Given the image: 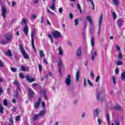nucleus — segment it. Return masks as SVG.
Listing matches in <instances>:
<instances>
[{
    "instance_id": "10",
    "label": "nucleus",
    "mask_w": 125,
    "mask_h": 125,
    "mask_svg": "<svg viewBox=\"0 0 125 125\" xmlns=\"http://www.w3.org/2000/svg\"><path fill=\"white\" fill-rule=\"evenodd\" d=\"M117 25L119 28H121V27H123V19H118L117 21Z\"/></svg>"
},
{
    "instance_id": "17",
    "label": "nucleus",
    "mask_w": 125,
    "mask_h": 125,
    "mask_svg": "<svg viewBox=\"0 0 125 125\" xmlns=\"http://www.w3.org/2000/svg\"><path fill=\"white\" fill-rule=\"evenodd\" d=\"M86 19L88 21V22H89V23H90L91 25L92 26H93V22L92 21V19H91V17H90V16H88L86 17Z\"/></svg>"
},
{
    "instance_id": "37",
    "label": "nucleus",
    "mask_w": 125,
    "mask_h": 125,
    "mask_svg": "<svg viewBox=\"0 0 125 125\" xmlns=\"http://www.w3.org/2000/svg\"><path fill=\"white\" fill-rule=\"evenodd\" d=\"M43 94L45 100H48V97H47V96H46V92H44Z\"/></svg>"
},
{
    "instance_id": "60",
    "label": "nucleus",
    "mask_w": 125,
    "mask_h": 125,
    "mask_svg": "<svg viewBox=\"0 0 125 125\" xmlns=\"http://www.w3.org/2000/svg\"><path fill=\"white\" fill-rule=\"evenodd\" d=\"M106 118L108 122V123L110 122V118H109V115L108 114H106Z\"/></svg>"
},
{
    "instance_id": "58",
    "label": "nucleus",
    "mask_w": 125,
    "mask_h": 125,
    "mask_svg": "<svg viewBox=\"0 0 125 125\" xmlns=\"http://www.w3.org/2000/svg\"><path fill=\"white\" fill-rule=\"evenodd\" d=\"M2 92H3V90L2 88H0V96H1V94H2Z\"/></svg>"
},
{
    "instance_id": "49",
    "label": "nucleus",
    "mask_w": 125,
    "mask_h": 125,
    "mask_svg": "<svg viewBox=\"0 0 125 125\" xmlns=\"http://www.w3.org/2000/svg\"><path fill=\"white\" fill-rule=\"evenodd\" d=\"M88 83L92 87L93 86V84L90 82V80H88Z\"/></svg>"
},
{
    "instance_id": "4",
    "label": "nucleus",
    "mask_w": 125,
    "mask_h": 125,
    "mask_svg": "<svg viewBox=\"0 0 125 125\" xmlns=\"http://www.w3.org/2000/svg\"><path fill=\"white\" fill-rule=\"evenodd\" d=\"M20 49L21 50V54H22L23 57L25 59H29V55L27 54L26 52V51H25V49H24V48H23V45H21L20 46Z\"/></svg>"
},
{
    "instance_id": "42",
    "label": "nucleus",
    "mask_w": 125,
    "mask_h": 125,
    "mask_svg": "<svg viewBox=\"0 0 125 125\" xmlns=\"http://www.w3.org/2000/svg\"><path fill=\"white\" fill-rule=\"evenodd\" d=\"M112 79V81L113 82V83H114L115 84H116V78H115V76H112L111 77Z\"/></svg>"
},
{
    "instance_id": "62",
    "label": "nucleus",
    "mask_w": 125,
    "mask_h": 125,
    "mask_svg": "<svg viewBox=\"0 0 125 125\" xmlns=\"http://www.w3.org/2000/svg\"><path fill=\"white\" fill-rule=\"evenodd\" d=\"M3 63L0 60V67H3Z\"/></svg>"
},
{
    "instance_id": "15",
    "label": "nucleus",
    "mask_w": 125,
    "mask_h": 125,
    "mask_svg": "<svg viewBox=\"0 0 125 125\" xmlns=\"http://www.w3.org/2000/svg\"><path fill=\"white\" fill-rule=\"evenodd\" d=\"M82 54V48L81 47H79L77 51L76 55L77 56H81Z\"/></svg>"
},
{
    "instance_id": "21",
    "label": "nucleus",
    "mask_w": 125,
    "mask_h": 125,
    "mask_svg": "<svg viewBox=\"0 0 125 125\" xmlns=\"http://www.w3.org/2000/svg\"><path fill=\"white\" fill-rule=\"evenodd\" d=\"M58 50L59 51L60 55H61V56H63V49L62 47L61 46H60Z\"/></svg>"
},
{
    "instance_id": "28",
    "label": "nucleus",
    "mask_w": 125,
    "mask_h": 125,
    "mask_svg": "<svg viewBox=\"0 0 125 125\" xmlns=\"http://www.w3.org/2000/svg\"><path fill=\"white\" fill-rule=\"evenodd\" d=\"M39 53H40V57H41V58L44 57V54L43 53V51L42 50L40 51Z\"/></svg>"
},
{
    "instance_id": "40",
    "label": "nucleus",
    "mask_w": 125,
    "mask_h": 125,
    "mask_svg": "<svg viewBox=\"0 0 125 125\" xmlns=\"http://www.w3.org/2000/svg\"><path fill=\"white\" fill-rule=\"evenodd\" d=\"M102 122H103V121H102V119H98V123L99 125H102Z\"/></svg>"
},
{
    "instance_id": "39",
    "label": "nucleus",
    "mask_w": 125,
    "mask_h": 125,
    "mask_svg": "<svg viewBox=\"0 0 125 125\" xmlns=\"http://www.w3.org/2000/svg\"><path fill=\"white\" fill-rule=\"evenodd\" d=\"M77 7H78V9H79L80 13H82V8L81 7V5H80V3L77 4Z\"/></svg>"
},
{
    "instance_id": "12",
    "label": "nucleus",
    "mask_w": 125,
    "mask_h": 125,
    "mask_svg": "<svg viewBox=\"0 0 125 125\" xmlns=\"http://www.w3.org/2000/svg\"><path fill=\"white\" fill-rule=\"evenodd\" d=\"M29 31V27L28 26L25 25L23 28V33L25 36H28V32Z\"/></svg>"
},
{
    "instance_id": "43",
    "label": "nucleus",
    "mask_w": 125,
    "mask_h": 125,
    "mask_svg": "<svg viewBox=\"0 0 125 125\" xmlns=\"http://www.w3.org/2000/svg\"><path fill=\"white\" fill-rule=\"evenodd\" d=\"M112 16L113 17V19H116V18H117V14H116V13L115 12H112Z\"/></svg>"
},
{
    "instance_id": "16",
    "label": "nucleus",
    "mask_w": 125,
    "mask_h": 125,
    "mask_svg": "<svg viewBox=\"0 0 125 125\" xmlns=\"http://www.w3.org/2000/svg\"><path fill=\"white\" fill-rule=\"evenodd\" d=\"M90 42L91 46H92V47H94L95 44V40H94V37H92L91 38Z\"/></svg>"
},
{
    "instance_id": "30",
    "label": "nucleus",
    "mask_w": 125,
    "mask_h": 125,
    "mask_svg": "<svg viewBox=\"0 0 125 125\" xmlns=\"http://www.w3.org/2000/svg\"><path fill=\"white\" fill-rule=\"evenodd\" d=\"M0 113L3 114V106L1 104H0Z\"/></svg>"
},
{
    "instance_id": "47",
    "label": "nucleus",
    "mask_w": 125,
    "mask_h": 125,
    "mask_svg": "<svg viewBox=\"0 0 125 125\" xmlns=\"http://www.w3.org/2000/svg\"><path fill=\"white\" fill-rule=\"evenodd\" d=\"M79 103V100L76 99L73 101V104L76 105Z\"/></svg>"
},
{
    "instance_id": "3",
    "label": "nucleus",
    "mask_w": 125,
    "mask_h": 125,
    "mask_svg": "<svg viewBox=\"0 0 125 125\" xmlns=\"http://www.w3.org/2000/svg\"><path fill=\"white\" fill-rule=\"evenodd\" d=\"M104 91L99 92L97 95V99L99 101H103L106 98V96L104 94Z\"/></svg>"
},
{
    "instance_id": "44",
    "label": "nucleus",
    "mask_w": 125,
    "mask_h": 125,
    "mask_svg": "<svg viewBox=\"0 0 125 125\" xmlns=\"http://www.w3.org/2000/svg\"><path fill=\"white\" fill-rule=\"evenodd\" d=\"M39 72L41 73L42 71V67L41 64H39Z\"/></svg>"
},
{
    "instance_id": "1",
    "label": "nucleus",
    "mask_w": 125,
    "mask_h": 125,
    "mask_svg": "<svg viewBox=\"0 0 125 125\" xmlns=\"http://www.w3.org/2000/svg\"><path fill=\"white\" fill-rule=\"evenodd\" d=\"M13 36L10 34H6L4 36L2 39L0 40L1 44H7L10 41L12 40Z\"/></svg>"
},
{
    "instance_id": "35",
    "label": "nucleus",
    "mask_w": 125,
    "mask_h": 125,
    "mask_svg": "<svg viewBox=\"0 0 125 125\" xmlns=\"http://www.w3.org/2000/svg\"><path fill=\"white\" fill-rule=\"evenodd\" d=\"M21 69L22 72H26V67L24 65H22L21 67Z\"/></svg>"
},
{
    "instance_id": "18",
    "label": "nucleus",
    "mask_w": 125,
    "mask_h": 125,
    "mask_svg": "<svg viewBox=\"0 0 125 125\" xmlns=\"http://www.w3.org/2000/svg\"><path fill=\"white\" fill-rule=\"evenodd\" d=\"M28 91L30 98H33V97H34V91H33L31 89H28Z\"/></svg>"
},
{
    "instance_id": "29",
    "label": "nucleus",
    "mask_w": 125,
    "mask_h": 125,
    "mask_svg": "<svg viewBox=\"0 0 125 125\" xmlns=\"http://www.w3.org/2000/svg\"><path fill=\"white\" fill-rule=\"evenodd\" d=\"M123 64H124V63L123 62H122L121 61H118L117 62V65L118 66H121V65H123Z\"/></svg>"
},
{
    "instance_id": "56",
    "label": "nucleus",
    "mask_w": 125,
    "mask_h": 125,
    "mask_svg": "<svg viewBox=\"0 0 125 125\" xmlns=\"http://www.w3.org/2000/svg\"><path fill=\"white\" fill-rule=\"evenodd\" d=\"M99 79H100V77L98 76L96 79V83H98V81H99Z\"/></svg>"
},
{
    "instance_id": "27",
    "label": "nucleus",
    "mask_w": 125,
    "mask_h": 125,
    "mask_svg": "<svg viewBox=\"0 0 125 125\" xmlns=\"http://www.w3.org/2000/svg\"><path fill=\"white\" fill-rule=\"evenodd\" d=\"M39 118H40V115L39 114L35 115L33 117V121H37V120H38V119H39Z\"/></svg>"
},
{
    "instance_id": "55",
    "label": "nucleus",
    "mask_w": 125,
    "mask_h": 125,
    "mask_svg": "<svg viewBox=\"0 0 125 125\" xmlns=\"http://www.w3.org/2000/svg\"><path fill=\"white\" fill-rule=\"evenodd\" d=\"M19 120H20V116L18 115L16 118V121L18 122V121H19Z\"/></svg>"
},
{
    "instance_id": "11",
    "label": "nucleus",
    "mask_w": 125,
    "mask_h": 125,
    "mask_svg": "<svg viewBox=\"0 0 125 125\" xmlns=\"http://www.w3.org/2000/svg\"><path fill=\"white\" fill-rule=\"evenodd\" d=\"M6 13H7L6 9H5V7H3L2 8V15L3 17V18H5Z\"/></svg>"
},
{
    "instance_id": "7",
    "label": "nucleus",
    "mask_w": 125,
    "mask_h": 125,
    "mask_svg": "<svg viewBox=\"0 0 125 125\" xmlns=\"http://www.w3.org/2000/svg\"><path fill=\"white\" fill-rule=\"evenodd\" d=\"M93 113L95 117H98V115L100 113V110L99 108H96L93 110Z\"/></svg>"
},
{
    "instance_id": "57",
    "label": "nucleus",
    "mask_w": 125,
    "mask_h": 125,
    "mask_svg": "<svg viewBox=\"0 0 125 125\" xmlns=\"http://www.w3.org/2000/svg\"><path fill=\"white\" fill-rule=\"evenodd\" d=\"M86 87V81L85 80V78H84V87Z\"/></svg>"
},
{
    "instance_id": "45",
    "label": "nucleus",
    "mask_w": 125,
    "mask_h": 125,
    "mask_svg": "<svg viewBox=\"0 0 125 125\" xmlns=\"http://www.w3.org/2000/svg\"><path fill=\"white\" fill-rule=\"evenodd\" d=\"M37 18V15L33 14L31 17V19H36Z\"/></svg>"
},
{
    "instance_id": "24",
    "label": "nucleus",
    "mask_w": 125,
    "mask_h": 125,
    "mask_svg": "<svg viewBox=\"0 0 125 125\" xmlns=\"http://www.w3.org/2000/svg\"><path fill=\"white\" fill-rule=\"evenodd\" d=\"M79 80H80V71H77L76 72V81H77V82H79Z\"/></svg>"
},
{
    "instance_id": "53",
    "label": "nucleus",
    "mask_w": 125,
    "mask_h": 125,
    "mask_svg": "<svg viewBox=\"0 0 125 125\" xmlns=\"http://www.w3.org/2000/svg\"><path fill=\"white\" fill-rule=\"evenodd\" d=\"M20 77L21 79H24V77H25V76H24L22 73H20Z\"/></svg>"
},
{
    "instance_id": "32",
    "label": "nucleus",
    "mask_w": 125,
    "mask_h": 125,
    "mask_svg": "<svg viewBox=\"0 0 125 125\" xmlns=\"http://www.w3.org/2000/svg\"><path fill=\"white\" fill-rule=\"evenodd\" d=\"M47 12H48V13H50L51 15H54V16L56 15V14H55L54 12H51L50 10H49V9L47 10Z\"/></svg>"
},
{
    "instance_id": "41",
    "label": "nucleus",
    "mask_w": 125,
    "mask_h": 125,
    "mask_svg": "<svg viewBox=\"0 0 125 125\" xmlns=\"http://www.w3.org/2000/svg\"><path fill=\"white\" fill-rule=\"evenodd\" d=\"M119 58L120 59V60H123V54L121 52L119 53Z\"/></svg>"
},
{
    "instance_id": "22",
    "label": "nucleus",
    "mask_w": 125,
    "mask_h": 125,
    "mask_svg": "<svg viewBox=\"0 0 125 125\" xmlns=\"http://www.w3.org/2000/svg\"><path fill=\"white\" fill-rule=\"evenodd\" d=\"M97 52L96 51V50H95L94 52L93 53V55H92V57H91L92 61L94 60V58L96 56H97Z\"/></svg>"
},
{
    "instance_id": "33",
    "label": "nucleus",
    "mask_w": 125,
    "mask_h": 125,
    "mask_svg": "<svg viewBox=\"0 0 125 125\" xmlns=\"http://www.w3.org/2000/svg\"><path fill=\"white\" fill-rule=\"evenodd\" d=\"M114 123L115 125H120V121L119 120H115Z\"/></svg>"
},
{
    "instance_id": "31",
    "label": "nucleus",
    "mask_w": 125,
    "mask_h": 125,
    "mask_svg": "<svg viewBox=\"0 0 125 125\" xmlns=\"http://www.w3.org/2000/svg\"><path fill=\"white\" fill-rule=\"evenodd\" d=\"M44 113H45V110H43L40 111V112L39 113V114H38V115H39V116H42L43 115H44Z\"/></svg>"
},
{
    "instance_id": "23",
    "label": "nucleus",
    "mask_w": 125,
    "mask_h": 125,
    "mask_svg": "<svg viewBox=\"0 0 125 125\" xmlns=\"http://www.w3.org/2000/svg\"><path fill=\"white\" fill-rule=\"evenodd\" d=\"M5 54H6L7 56H12V53L10 50H8L7 52H5Z\"/></svg>"
},
{
    "instance_id": "26",
    "label": "nucleus",
    "mask_w": 125,
    "mask_h": 125,
    "mask_svg": "<svg viewBox=\"0 0 125 125\" xmlns=\"http://www.w3.org/2000/svg\"><path fill=\"white\" fill-rule=\"evenodd\" d=\"M63 65V62H62V60H60V61L58 62V66H59V68H61Z\"/></svg>"
},
{
    "instance_id": "63",
    "label": "nucleus",
    "mask_w": 125,
    "mask_h": 125,
    "mask_svg": "<svg viewBox=\"0 0 125 125\" xmlns=\"http://www.w3.org/2000/svg\"><path fill=\"white\" fill-rule=\"evenodd\" d=\"M115 73L116 74H119V68H117L115 69Z\"/></svg>"
},
{
    "instance_id": "46",
    "label": "nucleus",
    "mask_w": 125,
    "mask_h": 125,
    "mask_svg": "<svg viewBox=\"0 0 125 125\" xmlns=\"http://www.w3.org/2000/svg\"><path fill=\"white\" fill-rule=\"evenodd\" d=\"M90 75L92 79H93V78H94V73H93V71H91Z\"/></svg>"
},
{
    "instance_id": "59",
    "label": "nucleus",
    "mask_w": 125,
    "mask_h": 125,
    "mask_svg": "<svg viewBox=\"0 0 125 125\" xmlns=\"http://www.w3.org/2000/svg\"><path fill=\"white\" fill-rule=\"evenodd\" d=\"M59 12L60 13H62V12H63V9H62V8H60L59 9Z\"/></svg>"
},
{
    "instance_id": "13",
    "label": "nucleus",
    "mask_w": 125,
    "mask_h": 125,
    "mask_svg": "<svg viewBox=\"0 0 125 125\" xmlns=\"http://www.w3.org/2000/svg\"><path fill=\"white\" fill-rule=\"evenodd\" d=\"M56 1V0H53L52 4L50 6V8L52 10H55V8L56 7H55V2Z\"/></svg>"
},
{
    "instance_id": "61",
    "label": "nucleus",
    "mask_w": 125,
    "mask_h": 125,
    "mask_svg": "<svg viewBox=\"0 0 125 125\" xmlns=\"http://www.w3.org/2000/svg\"><path fill=\"white\" fill-rule=\"evenodd\" d=\"M42 107H43V108H45V104L44 102H42Z\"/></svg>"
},
{
    "instance_id": "34",
    "label": "nucleus",
    "mask_w": 125,
    "mask_h": 125,
    "mask_svg": "<svg viewBox=\"0 0 125 125\" xmlns=\"http://www.w3.org/2000/svg\"><path fill=\"white\" fill-rule=\"evenodd\" d=\"M3 104L4 106H7V101L6 99H4L3 101Z\"/></svg>"
},
{
    "instance_id": "8",
    "label": "nucleus",
    "mask_w": 125,
    "mask_h": 125,
    "mask_svg": "<svg viewBox=\"0 0 125 125\" xmlns=\"http://www.w3.org/2000/svg\"><path fill=\"white\" fill-rule=\"evenodd\" d=\"M25 79L28 83H33V82H35L36 81V80L35 79V78H30V76H27L26 77Z\"/></svg>"
},
{
    "instance_id": "64",
    "label": "nucleus",
    "mask_w": 125,
    "mask_h": 125,
    "mask_svg": "<svg viewBox=\"0 0 125 125\" xmlns=\"http://www.w3.org/2000/svg\"><path fill=\"white\" fill-rule=\"evenodd\" d=\"M15 4H16V2L13 1L12 2V6H13V7H14V5H15Z\"/></svg>"
},
{
    "instance_id": "19",
    "label": "nucleus",
    "mask_w": 125,
    "mask_h": 125,
    "mask_svg": "<svg viewBox=\"0 0 125 125\" xmlns=\"http://www.w3.org/2000/svg\"><path fill=\"white\" fill-rule=\"evenodd\" d=\"M113 108L114 109H115V110H119L120 111H122L123 110V108H122V106L118 104H116L115 105H114Z\"/></svg>"
},
{
    "instance_id": "36",
    "label": "nucleus",
    "mask_w": 125,
    "mask_h": 125,
    "mask_svg": "<svg viewBox=\"0 0 125 125\" xmlns=\"http://www.w3.org/2000/svg\"><path fill=\"white\" fill-rule=\"evenodd\" d=\"M13 83L18 86L19 85V82L17 80H15L13 82Z\"/></svg>"
},
{
    "instance_id": "25",
    "label": "nucleus",
    "mask_w": 125,
    "mask_h": 125,
    "mask_svg": "<svg viewBox=\"0 0 125 125\" xmlns=\"http://www.w3.org/2000/svg\"><path fill=\"white\" fill-rule=\"evenodd\" d=\"M112 1L114 5H116L118 6L120 4V3L119 2V0H113Z\"/></svg>"
},
{
    "instance_id": "5",
    "label": "nucleus",
    "mask_w": 125,
    "mask_h": 125,
    "mask_svg": "<svg viewBox=\"0 0 125 125\" xmlns=\"http://www.w3.org/2000/svg\"><path fill=\"white\" fill-rule=\"evenodd\" d=\"M52 35L55 39H59L61 38V33L58 31H54L52 33Z\"/></svg>"
},
{
    "instance_id": "51",
    "label": "nucleus",
    "mask_w": 125,
    "mask_h": 125,
    "mask_svg": "<svg viewBox=\"0 0 125 125\" xmlns=\"http://www.w3.org/2000/svg\"><path fill=\"white\" fill-rule=\"evenodd\" d=\"M73 18H74V15H73V14H72V13H69L70 19H73Z\"/></svg>"
},
{
    "instance_id": "20",
    "label": "nucleus",
    "mask_w": 125,
    "mask_h": 125,
    "mask_svg": "<svg viewBox=\"0 0 125 125\" xmlns=\"http://www.w3.org/2000/svg\"><path fill=\"white\" fill-rule=\"evenodd\" d=\"M121 79L122 82H125V71L122 72L121 74Z\"/></svg>"
},
{
    "instance_id": "52",
    "label": "nucleus",
    "mask_w": 125,
    "mask_h": 125,
    "mask_svg": "<svg viewBox=\"0 0 125 125\" xmlns=\"http://www.w3.org/2000/svg\"><path fill=\"white\" fill-rule=\"evenodd\" d=\"M115 46L116 47V50H119V51L121 52V48H120V47L118 46V45H116Z\"/></svg>"
},
{
    "instance_id": "6",
    "label": "nucleus",
    "mask_w": 125,
    "mask_h": 125,
    "mask_svg": "<svg viewBox=\"0 0 125 125\" xmlns=\"http://www.w3.org/2000/svg\"><path fill=\"white\" fill-rule=\"evenodd\" d=\"M65 82L66 85H70L71 84V75H68L67 77L65 79Z\"/></svg>"
},
{
    "instance_id": "50",
    "label": "nucleus",
    "mask_w": 125,
    "mask_h": 125,
    "mask_svg": "<svg viewBox=\"0 0 125 125\" xmlns=\"http://www.w3.org/2000/svg\"><path fill=\"white\" fill-rule=\"evenodd\" d=\"M9 121L10 122V124H9V125H13V121H12V117H11L9 119Z\"/></svg>"
},
{
    "instance_id": "14",
    "label": "nucleus",
    "mask_w": 125,
    "mask_h": 125,
    "mask_svg": "<svg viewBox=\"0 0 125 125\" xmlns=\"http://www.w3.org/2000/svg\"><path fill=\"white\" fill-rule=\"evenodd\" d=\"M41 102H42V98H39L38 101L36 103L35 105V108H39L40 105H41Z\"/></svg>"
},
{
    "instance_id": "2",
    "label": "nucleus",
    "mask_w": 125,
    "mask_h": 125,
    "mask_svg": "<svg viewBox=\"0 0 125 125\" xmlns=\"http://www.w3.org/2000/svg\"><path fill=\"white\" fill-rule=\"evenodd\" d=\"M37 34V31H36V29L33 28L31 31V44L35 52H37V49H36V47L35 46V36H36Z\"/></svg>"
},
{
    "instance_id": "54",
    "label": "nucleus",
    "mask_w": 125,
    "mask_h": 125,
    "mask_svg": "<svg viewBox=\"0 0 125 125\" xmlns=\"http://www.w3.org/2000/svg\"><path fill=\"white\" fill-rule=\"evenodd\" d=\"M11 71L13 72L14 73L16 72V71H17V69L14 68H11Z\"/></svg>"
},
{
    "instance_id": "38",
    "label": "nucleus",
    "mask_w": 125,
    "mask_h": 125,
    "mask_svg": "<svg viewBox=\"0 0 125 125\" xmlns=\"http://www.w3.org/2000/svg\"><path fill=\"white\" fill-rule=\"evenodd\" d=\"M74 22L76 26H78V25H79V19H76Z\"/></svg>"
},
{
    "instance_id": "9",
    "label": "nucleus",
    "mask_w": 125,
    "mask_h": 125,
    "mask_svg": "<svg viewBox=\"0 0 125 125\" xmlns=\"http://www.w3.org/2000/svg\"><path fill=\"white\" fill-rule=\"evenodd\" d=\"M103 21V14L102 13L99 19V28H101V25L102 24V22Z\"/></svg>"
},
{
    "instance_id": "48",
    "label": "nucleus",
    "mask_w": 125,
    "mask_h": 125,
    "mask_svg": "<svg viewBox=\"0 0 125 125\" xmlns=\"http://www.w3.org/2000/svg\"><path fill=\"white\" fill-rule=\"evenodd\" d=\"M21 22H22V23H24V24H27V21L24 18H22Z\"/></svg>"
}]
</instances>
